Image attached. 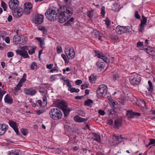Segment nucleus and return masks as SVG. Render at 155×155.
Wrapping results in <instances>:
<instances>
[{
    "mask_svg": "<svg viewBox=\"0 0 155 155\" xmlns=\"http://www.w3.org/2000/svg\"><path fill=\"white\" fill-rule=\"evenodd\" d=\"M59 14L58 15V21L62 23L68 20L74 12L73 8L70 5H65L59 6Z\"/></svg>",
    "mask_w": 155,
    "mask_h": 155,
    "instance_id": "obj_1",
    "label": "nucleus"
},
{
    "mask_svg": "<svg viewBox=\"0 0 155 155\" xmlns=\"http://www.w3.org/2000/svg\"><path fill=\"white\" fill-rule=\"evenodd\" d=\"M59 13V9L56 8L48 9L45 13L46 18L50 21H54L58 18V14Z\"/></svg>",
    "mask_w": 155,
    "mask_h": 155,
    "instance_id": "obj_2",
    "label": "nucleus"
},
{
    "mask_svg": "<svg viewBox=\"0 0 155 155\" xmlns=\"http://www.w3.org/2000/svg\"><path fill=\"white\" fill-rule=\"evenodd\" d=\"M50 117L54 120L61 119L62 117V113L60 109L57 108L51 109L49 112Z\"/></svg>",
    "mask_w": 155,
    "mask_h": 155,
    "instance_id": "obj_3",
    "label": "nucleus"
},
{
    "mask_svg": "<svg viewBox=\"0 0 155 155\" xmlns=\"http://www.w3.org/2000/svg\"><path fill=\"white\" fill-rule=\"evenodd\" d=\"M132 29L128 26L126 27L124 26H118L116 28V31L118 34H121L127 32L129 34H132L133 31Z\"/></svg>",
    "mask_w": 155,
    "mask_h": 155,
    "instance_id": "obj_4",
    "label": "nucleus"
},
{
    "mask_svg": "<svg viewBox=\"0 0 155 155\" xmlns=\"http://www.w3.org/2000/svg\"><path fill=\"white\" fill-rule=\"evenodd\" d=\"M107 90V87L102 84L100 85L97 90V94L98 98H100L105 95Z\"/></svg>",
    "mask_w": 155,
    "mask_h": 155,
    "instance_id": "obj_5",
    "label": "nucleus"
},
{
    "mask_svg": "<svg viewBox=\"0 0 155 155\" xmlns=\"http://www.w3.org/2000/svg\"><path fill=\"white\" fill-rule=\"evenodd\" d=\"M21 49H17L16 51L17 54L21 55L24 58H29V56L28 55L27 52L26 50H29L28 46L21 47Z\"/></svg>",
    "mask_w": 155,
    "mask_h": 155,
    "instance_id": "obj_6",
    "label": "nucleus"
},
{
    "mask_svg": "<svg viewBox=\"0 0 155 155\" xmlns=\"http://www.w3.org/2000/svg\"><path fill=\"white\" fill-rule=\"evenodd\" d=\"M141 80V78L140 76L137 74L131 75L129 78L130 84L135 86L138 84Z\"/></svg>",
    "mask_w": 155,
    "mask_h": 155,
    "instance_id": "obj_7",
    "label": "nucleus"
},
{
    "mask_svg": "<svg viewBox=\"0 0 155 155\" xmlns=\"http://www.w3.org/2000/svg\"><path fill=\"white\" fill-rule=\"evenodd\" d=\"M55 104L61 110L68 107V104L64 100H57L55 102Z\"/></svg>",
    "mask_w": 155,
    "mask_h": 155,
    "instance_id": "obj_8",
    "label": "nucleus"
},
{
    "mask_svg": "<svg viewBox=\"0 0 155 155\" xmlns=\"http://www.w3.org/2000/svg\"><path fill=\"white\" fill-rule=\"evenodd\" d=\"M44 17L43 15L38 14L35 16L33 21L35 24H41L44 21Z\"/></svg>",
    "mask_w": 155,
    "mask_h": 155,
    "instance_id": "obj_9",
    "label": "nucleus"
},
{
    "mask_svg": "<svg viewBox=\"0 0 155 155\" xmlns=\"http://www.w3.org/2000/svg\"><path fill=\"white\" fill-rule=\"evenodd\" d=\"M19 4V2L18 0H10L8 2V6L12 10L18 8Z\"/></svg>",
    "mask_w": 155,
    "mask_h": 155,
    "instance_id": "obj_10",
    "label": "nucleus"
},
{
    "mask_svg": "<svg viewBox=\"0 0 155 155\" xmlns=\"http://www.w3.org/2000/svg\"><path fill=\"white\" fill-rule=\"evenodd\" d=\"M27 3L25 4L24 13L26 15H29L32 11V4L28 2L27 4Z\"/></svg>",
    "mask_w": 155,
    "mask_h": 155,
    "instance_id": "obj_11",
    "label": "nucleus"
},
{
    "mask_svg": "<svg viewBox=\"0 0 155 155\" xmlns=\"http://www.w3.org/2000/svg\"><path fill=\"white\" fill-rule=\"evenodd\" d=\"M8 124L10 126L14 129L16 133V134L18 135H19V133L18 129L17 123L13 120H10L8 122Z\"/></svg>",
    "mask_w": 155,
    "mask_h": 155,
    "instance_id": "obj_12",
    "label": "nucleus"
},
{
    "mask_svg": "<svg viewBox=\"0 0 155 155\" xmlns=\"http://www.w3.org/2000/svg\"><path fill=\"white\" fill-rule=\"evenodd\" d=\"M23 9L20 7L15 9L13 12V14L16 18H19L21 17L23 14Z\"/></svg>",
    "mask_w": 155,
    "mask_h": 155,
    "instance_id": "obj_13",
    "label": "nucleus"
},
{
    "mask_svg": "<svg viewBox=\"0 0 155 155\" xmlns=\"http://www.w3.org/2000/svg\"><path fill=\"white\" fill-rule=\"evenodd\" d=\"M143 19L141 20V23L139 25V31L142 32L144 27V25L147 22V18L144 16H142Z\"/></svg>",
    "mask_w": 155,
    "mask_h": 155,
    "instance_id": "obj_14",
    "label": "nucleus"
},
{
    "mask_svg": "<svg viewBox=\"0 0 155 155\" xmlns=\"http://www.w3.org/2000/svg\"><path fill=\"white\" fill-rule=\"evenodd\" d=\"M122 123V120L121 118H118L115 120L114 121V127L119 129L121 126Z\"/></svg>",
    "mask_w": 155,
    "mask_h": 155,
    "instance_id": "obj_15",
    "label": "nucleus"
},
{
    "mask_svg": "<svg viewBox=\"0 0 155 155\" xmlns=\"http://www.w3.org/2000/svg\"><path fill=\"white\" fill-rule=\"evenodd\" d=\"M117 140V143H116V144L114 143V142H112V144L113 145L117 144L119 143H121L122 141V139L124 138V137H122L121 135H117L115 134H114L113 136Z\"/></svg>",
    "mask_w": 155,
    "mask_h": 155,
    "instance_id": "obj_16",
    "label": "nucleus"
},
{
    "mask_svg": "<svg viewBox=\"0 0 155 155\" xmlns=\"http://www.w3.org/2000/svg\"><path fill=\"white\" fill-rule=\"evenodd\" d=\"M4 101L5 103L12 104L13 103V100L12 97L10 95L7 94L5 97Z\"/></svg>",
    "mask_w": 155,
    "mask_h": 155,
    "instance_id": "obj_17",
    "label": "nucleus"
},
{
    "mask_svg": "<svg viewBox=\"0 0 155 155\" xmlns=\"http://www.w3.org/2000/svg\"><path fill=\"white\" fill-rule=\"evenodd\" d=\"M8 126L5 124H0V135H3L7 129Z\"/></svg>",
    "mask_w": 155,
    "mask_h": 155,
    "instance_id": "obj_18",
    "label": "nucleus"
},
{
    "mask_svg": "<svg viewBox=\"0 0 155 155\" xmlns=\"http://www.w3.org/2000/svg\"><path fill=\"white\" fill-rule=\"evenodd\" d=\"M74 120L78 122H83L86 121L88 118H83L78 116L76 115L74 118Z\"/></svg>",
    "mask_w": 155,
    "mask_h": 155,
    "instance_id": "obj_19",
    "label": "nucleus"
},
{
    "mask_svg": "<svg viewBox=\"0 0 155 155\" xmlns=\"http://www.w3.org/2000/svg\"><path fill=\"white\" fill-rule=\"evenodd\" d=\"M93 33L95 36L96 38H98L99 40L102 41V34L100 33V32L97 30H94L93 31Z\"/></svg>",
    "mask_w": 155,
    "mask_h": 155,
    "instance_id": "obj_20",
    "label": "nucleus"
},
{
    "mask_svg": "<svg viewBox=\"0 0 155 155\" xmlns=\"http://www.w3.org/2000/svg\"><path fill=\"white\" fill-rule=\"evenodd\" d=\"M66 49L69 50V53H70L69 59H72L74 57L75 54L74 48L72 47H68V49L66 48Z\"/></svg>",
    "mask_w": 155,
    "mask_h": 155,
    "instance_id": "obj_21",
    "label": "nucleus"
},
{
    "mask_svg": "<svg viewBox=\"0 0 155 155\" xmlns=\"http://www.w3.org/2000/svg\"><path fill=\"white\" fill-rule=\"evenodd\" d=\"M62 110L64 113V117H68L69 115V113L71 110L69 107H67L66 108L63 109Z\"/></svg>",
    "mask_w": 155,
    "mask_h": 155,
    "instance_id": "obj_22",
    "label": "nucleus"
},
{
    "mask_svg": "<svg viewBox=\"0 0 155 155\" xmlns=\"http://www.w3.org/2000/svg\"><path fill=\"white\" fill-rule=\"evenodd\" d=\"M21 37L20 36L18 35L17 34L13 37V41L15 44H18V43L20 44V42L21 41Z\"/></svg>",
    "mask_w": 155,
    "mask_h": 155,
    "instance_id": "obj_23",
    "label": "nucleus"
},
{
    "mask_svg": "<svg viewBox=\"0 0 155 155\" xmlns=\"http://www.w3.org/2000/svg\"><path fill=\"white\" fill-rule=\"evenodd\" d=\"M37 91L35 89L32 90L28 89L25 91V93L27 95L33 96L35 95Z\"/></svg>",
    "mask_w": 155,
    "mask_h": 155,
    "instance_id": "obj_24",
    "label": "nucleus"
},
{
    "mask_svg": "<svg viewBox=\"0 0 155 155\" xmlns=\"http://www.w3.org/2000/svg\"><path fill=\"white\" fill-rule=\"evenodd\" d=\"M96 66H97V69L101 71L104 69L105 66V63L103 62L98 61L97 63Z\"/></svg>",
    "mask_w": 155,
    "mask_h": 155,
    "instance_id": "obj_25",
    "label": "nucleus"
},
{
    "mask_svg": "<svg viewBox=\"0 0 155 155\" xmlns=\"http://www.w3.org/2000/svg\"><path fill=\"white\" fill-rule=\"evenodd\" d=\"M93 103V101L92 100L89 99H87L84 102V105L85 106L91 107Z\"/></svg>",
    "mask_w": 155,
    "mask_h": 155,
    "instance_id": "obj_26",
    "label": "nucleus"
},
{
    "mask_svg": "<svg viewBox=\"0 0 155 155\" xmlns=\"http://www.w3.org/2000/svg\"><path fill=\"white\" fill-rule=\"evenodd\" d=\"M127 117L130 119H131L134 117V112H133L132 110H128L127 111Z\"/></svg>",
    "mask_w": 155,
    "mask_h": 155,
    "instance_id": "obj_27",
    "label": "nucleus"
},
{
    "mask_svg": "<svg viewBox=\"0 0 155 155\" xmlns=\"http://www.w3.org/2000/svg\"><path fill=\"white\" fill-rule=\"evenodd\" d=\"M93 134L94 137V140H95V141H96L100 143L101 142V136L95 133H94Z\"/></svg>",
    "mask_w": 155,
    "mask_h": 155,
    "instance_id": "obj_28",
    "label": "nucleus"
},
{
    "mask_svg": "<svg viewBox=\"0 0 155 155\" xmlns=\"http://www.w3.org/2000/svg\"><path fill=\"white\" fill-rule=\"evenodd\" d=\"M20 151V150L19 149L11 151H10L9 155H19Z\"/></svg>",
    "mask_w": 155,
    "mask_h": 155,
    "instance_id": "obj_29",
    "label": "nucleus"
},
{
    "mask_svg": "<svg viewBox=\"0 0 155 155\" xmlns=\"http://www.w3.org/2000/svg\"><path fill=\"white\" fill-rule=\"evenodd\" d=\"M31 70H32L37 69L38 68L37 63L35 62H33L30 66Z\"/></svg>",
    "mask_w": 155,
    "mask_h": 155,
    "instance_id": "obj_30",
    "label": "nucleus"
},
{
    "mask_svg": "<svg viewBox=\"0 0 155 155\" xmlns=\"http://www.w3.org/2000/svg\"><path fill=\"white\" fill-rule=\"evenodd\" d=\"M148 83L149 84V86L147 88L149 92L150 93H151L152 92L153 90V87L152 85V83L151 81H148Z\"/></svg>",
    "mask_w": 155,
    "mask_h": 155,
    "instance_id": "obj_31",
    "label": "nucleus"
},
{
    "mask_svg": "<svg viewBox=\"0 0 155 155\" xmlns=\"http://www.w3.org/2000/svg\"><path fill=\"white\" fill-rule=\"evenodd\" d=\"M107 113L110 116V115L111 116H112L113 115L115 114V112L114 109H111L107 110Z\"/></svg>",
    "mask_w": 155,
    "mask_h": 155,
    "instance_id": "obj_32",
    "label": "nucleus"
},
{
    "mask_svg": "<svg viewBox=\"0 0 155 155\" xmlns=\"http://www.w3.org/2000/svg\"><path fill=\"white\" fill-rule=\"evenodd\" d=\"M1 6L3 8L4 11H7L8 6L6 3L4 1L2 0L1 1Z\"/></svg>",
    "mask_w": 155,
    "mask_h": 155,
    "instance_id": "obj_33",
    "label": "nucleus"
},
{
    "mask_svg": "<svg viewBox=\"0 0 155 155\" xmlns=\"http://www.w3.org/2000/svg\"><path fill=\"white\" fill-rule=\"evenodd\" d=\"M68 90L70 91L71 93L75 92L77 93L79 91V89L78 88L76 89L75 88L71 87L70 89H68Z\"/></svg>",
    "mask_w": 155,
    "mask_h": 155,
    "instance_id": "obj_34",
    "label": "nucleus"
},
{
    "mask_svg": "<svg viewBox=\"0 0 155 155\" xmlns=\"http://www.w3.org/2000/svg\"><path fill=\"white\" fill-rule=\"evenodd\" d=\"M149 140L150 141L148 143L147 147H148L151 145H154V146H155V139L150 138L149 139Z\"/></svg>",
    "mask_w": 155,
    "mask_h": 155,
    "instance_id": "obj_35",
    "label": "nucleus"
},
{
    "mask_svg": "<svg viewBox=\"0 0 155 155\" xmlns=\"http://www.w3.org/2000/svg\"><path fill=\"white\" fill-rule=\"evenodd\" d=\"M21 133L24 136H25L28 134V130L26 129L22 128L21 130Z\"/></svg>",
    "mask_w": 155,
    "mask_h": 155,
    "instance_id": "obj_36",
    "label": "nucleus"
},
{
    "mask_svg": "<svg viewBox=\"0 0 155 155\" xmlns=\"http://www.w3.org/2000/svg\"><path fill=\"white\" fill-rule=\"evenodd\" d=\"M91 76L89 77V80L91 82L92 81L93 82V83H94V81H95L96 79V77L95 76L93 75L92 76Z\"/></svg>",
    "mask_w": 155,
    "mask_h": 155,
    "instance_id": "obj_37",
    "label": "nucleus"
},
{
    "mask_svg": "<svg viewBox=\"0 0 155 155\" xmlns=\"http://www.w3.org/2000/svg\"><path fill=\"white\" fill-rule=\"evenodd\" d=\"M6 92L5 91L2 90L0 88V100H2L3 95L6 93Z\"/></svg>",
    "mask_w": 155,
    "mask_h": 155,
    "instance_id": "obj_38",
    "label": "nucleus"
},
{
    "mask_svg": "<svg viewBox=\"0 0 155 155\" xmlns=\"http://www.w3.org/2000/svg\"><path fill=\"white\" fill-rule=\"evenodd\" d=\"M22 86L19 83L16 85V86L14 87V89L16 90L19 91L21 89V87Z\"/></svg>",
    "mask_w": 155,
    "mask_h": 155,
    "instance_id": "obj_39",
    "label": "nucleus"
},
{
    "mask_svg": "<svg viewBox=\"0 0 155 155\" xmlns=\"http://www.w3.org/2000/svg\"><path fill=\"white\" fill-rule=\"evenodd\" d=\"M38 29V30L43 31L45 32H47V29L44 26L41 27H39Z\"/></svg>",
    "mask_w": 155,
    "mask_h": 155,
    "instance_id": "obj_40",
    "label": "nucleus"
},
{
    "mask_svg": "<svg viewBox=\"0 0 155 155\" xmlns=\"http://www.w3.org/2000/svg\"><path fill=\"white\" fill-rule=\"evenodd\" d=\"M96 54L97 56L99 58L102 59L104 58V55L103 54L100 53L96 52Z\"/></svg>",
    "mask_w": 155,
    "mask_h": 155,
    "instance_id": "obj_41",
    "label": "nucleus"
},
{
    "mask_svg": "<svg viewBox=\"0 0 155 155\" xmlns=\"http://www.w3.org/2000/svg\"><path fill=\"white\" fill-rule=\"evenodd\" d=\"M110 38L113 40H117L118 39V37L116 35H110Z\"/></svg>",
    "mask_w": 155,
    "mask_h": 155,
    "instance_id": "obj_42",
    "label": "nucleus"
},
{
    "mask_svg": "<svg viewBox=\"0 0 155 155\" xmlns=\"http://www.w3.org/2000/svg\"><path fill=\"white\" fill-rule=\"evenodd\" d=\"M56 50L57 52L58 53H61L62 51V48L61 46H58L56 48Z\"/></svg>",
    "mask_w": 155,
    "mask_h": 155,
    "instance_id": "obj_43",
    "label": "nucleus"
},
{
    "mask_svg": "<svg viewBox=\"0 0 155 155\" xmlns=\"http://www.w3.org/2000/svg\"><path fill=\"white\" fill-rule=\"evenodd\" d=\"M82 150L83 152H84V153L87 154V155H89V154H90L91 152V151L90 150H88L87 149L85 148H83Z\"/></svg>",
    "mask_w": 155,
    "mask_h": 155,
    "instance_id": "obj_44",
    "label": "nucleus"
},
{
    "mask_svg": "<svg viewBox=\"0 0 155 155\" xmlns=\"http://www.w3.org/2000/svg\"><path fill=\"white\" fill-rule=\"evenodd\" d=\"M36 48H33L32 49L29 50L28 51V53L30 55H32L33 54H34L35 53V50Z\"/></svg>",
    "mask_w": 155,
    "mask_h": 155,
    "instance_id": "obj_45",
    "label": "nucleus"
},
{
    "mask_svg": "<svg viewBox=\"0 0 155 155\" xmlns=\"http://www.w3.org/2000/svg\"><path fill=\"white\" fill-rule=\"evenodd\" d=\"M61 57L63 58L65 62L68 63L69 62V60H68L67 58H66V56L64 54H61Z\"/></svg>",
    "mask_w": 155,
    "mask_h": 155,
    "instance_id": "obj_46",
    "label": "nucleus"
},
{
    "mask_svg": "<svg viewBox=\"0 0 155 155\" xmlns=\"http://www.w3.org/2000/svg\"><path fill=\"white\" fill-rule=\"evenodd\" d=\"M117 103L116 102H115L113 100H112V101H110V104L111 105V106H112V107L114 108L115 107V105Z\"/></svg>",
    "mask_w": 155,
    "mask_h": 155,
    "instance_id": "obj_47",
    "label": "nucleus"
},
{
    "mask_svg": "<svg viewBox=\"0 0 155 155\" xmlns=\"http://www.w3.org/2000/svg\"><path fill=\"white\" fill-rule=\"evenodd\" d=\"M27 41V38L26 37H25L23 38H22L21 41L20 42V44L23 45L22 44L25 43Z\"/></svg>",
    "mask_w": 155,
    "mask_h": 155,
    "instance_id": "obj_48",
    "label": "nucleus"
},
{
    "mask_svg": "<svg viewBox=\"0 0 155 155\" xmlns=\"http://www.w3.org/2000/svg\"><path fill=\"white\" fill-rule=\"evenodd\" d=\"M88 87V84H82L81 86V89L82 90L86 88H87Z\"/></svg>",
    "mask_w": 155,
    "mask_h": 155,
    "instance_id": "obj_49",
    "label": "nucleus"
},
{
    "mask_svg": "<svg viewBox=\"0 0 155 155\" xmlns=\"http://www.w3.org/2000/svg\"><path fill=\"white\" fill-rule=\"evenodd\" d=\"M135 17L138 19L140 18V16L138 13V12L137 11H136L135 12Z\"/></svg>",
    "mask_w": 155,
    "mask_h": 155,
    "instance_id": "obj_50",
    "label": "nucleus"
},
{
    "mask_svg": "<svg viewBox=\"0 0 155 155\" xmlns=\"http://www.w3.org/2000/svg\"><path fill=\"white\" fill-rule=\"evenodd\" d=\"M105 22H106V24L107 25V26H109L110 24V21L109 19L108 18H106Z\"/></svg>",
    "mask_w": 155,
    "mask_h": 155,
    "instance_id": "obj_51",
    "label": "nucleus"
},
{
    "mask_svg": "<svg viewBox=\"0 0 155 155\" xmlns=\"http://www.w3.org/2000/svg\"><path fill=\"white\" fill-rule=\"evenodd\" d=\"M26 78L24 77H22L18 83L21 84L22 86V83H24L26 81Z\"/></svg>",
    "mask_w": 155,
    "mask_h": 155,
    "instance_id": "obj_52",
    "label": "nucleus"
},
{
    "mask_svg": "<svg viewBox=\"0 0 155 155\" xmlns=\"http://www.w3.org/2000/svg\"><path fill=\"white\" fill-rule=\"evenodd\" d=\"M103 60L107 63H108L110 62V60L109 58H108L107 57H106L105 56H104V58H103L102 59Z\"/></svg>",
    "mask_w": 155,
    "mask_h": 155,
    "instance_id": "obj_53",
    "label": "nucleus"
},
{
    "mask_svg": "<svg viewBox=\"0 0 155 155\" xmlns=\"http://www.w3.org/2000/svg\"><path fill=\"white\" fill-rule=\"evenodd\" d=\"M7 55L8 58H11L12 57L14 56V54L12 51L8 52L7 53Z\"/></svg>",
    "mask_w": 155,
    "mask_h": 155,
    "instance_id": "obj_54",
    "label": "nucleus"
},
{
    "mask_svg": "<svg viewBox=\"0 0 155 155\" xmlns=\"http://www.w3.org/2000/svg\"><path fill=\"white\" fill-rule=\"evenodd\" d=\"M119 75L117 74H115L113 75V79L114 81H115L117 79L119 78Z\"/></svg>",
    "mask_w": 155,
    "mask_h": 155,
    "instance_id": "obj_55",
    "label": "nucleus"
},
{
    "mask_svg": "<svg viewBox=\"0 0 155 155\" xmlns=\"http://www.w3.org/2000/svg\"><path fill=\"white\" fill-rule=\"evenodd\" d=\"M87 16L89 17V18H92L93 16V12H88Z\"/></svg>",
    "mask_w": 155,
    "mask_h": 155,
    "instance_id": "obj_56",
    "label": "nucleus"
},
{
    "mask_svg": "<svg viewBox=\"0 0 155 155\" xmlns=\"http://www.w3.org/2000/svg\"><path fill=\"white\" fill-rule=\"evenodd\" d=\"M113 123V121L112 119L108 120L107 122V124L110 125H111Z\"/></svg>",
    "mask_w": 155,
    "mask_h": 155,
    "instance_id": "obj_57",
    "label": "nucleus"
},
{
    "mask_svg": "<svg viewBox=\"0 0 155 155\" xmlns=\"http://www.w3.org/2000/svg\"><path fill=\"white\" fill-rule=\"evenodd\" d=\"M56 71L57 72L58 71V68L57 67H55L51 69L50 70V72L51 73L53 72L54 71Z\"/></svg>",
    "mask_w": 155,
    "mask_h": 155,
    "instance_id": "obj_58",
    "label": "nucleus"
},
{
    "mask_svg": "<svg viewBox=\"0 0 155 155\" xmlns=\"http://www.w3.org/2000/svg\"><path fill=\"white\" fill-rule=\"evenodd\" d=\"M143 42L139 41L138 42L137 44V46L138 48H139L143 45Z\"/></svg>",
    "mask_w": 155,
    "mask_h": 155,
    "instance_id": "obj_59",
    "label": "nucleus"
},
{
    "mask_svg": "<svg viewBox=\"0 0 155 155\" xmlns=\"http://www.w3.org/2000/svg\"><path fill=\"white\" fill-rule=\"evenodd\" d=\"M82 83V81L81 80H78L76 81L75 83L76 85H80Z\"/></svg>",
    "mask_w": 155,
    "mask_h": 155,
    "instance_id": "obj_60",
    "label": "nucleus"
},
{
    "mask_svg": "<svg viewBox=\"0 0 155 155\" xmlns=\"http://www.w3.org/2000/svg\"><path fill=\"white\" fill-rule=\"evenodd\" d=\"M65 53L66 54V55L67 56L68 58H69L70 53H69V50H65Z\"/></svg>",
    "mask_w": 155,
    "mask_h": 155,
    "instance_id": "obj_61",
    "label": "nucleus"
},
{
    "mask_svg": "<svg viewBox=\"0 0 155 155\" xmlns=\"http://www.w3.org/2000/svg\"><path fill=\"white\" fill-rule=\"evenodd\" d=\"M145 50L147 53L151 55V54L150 53L152 52V50H151L150 49H149L148 48H146Z\"/></svg>",
    "mask_w": 155,
    "mask_h": 155,
    "instance_id": "obj_62",
    "label": "nucleus"
},
{
    "mask_svg": "<svg viewBox=\"0 0 155 155\" xmlns=\"http://www.w3.org/2000/svg\"><path fill=\"white\" fill-rule=\"evenodd\" d=\"M99 113L102 115H104L105 114V112L104 110H100L98 111Z\"/></svg>",
    "mask_w": 155,
    "mask_h": 155,
    "instance_id": "obj_63",
    "label": "nucleus"
},
{
    "mask_svg": "<svg viewBox=\"0 0 155 155\" xmlns=\"http://www.w3.org/2000/svg\"><path fill=\"white\" fill-rule=\"evenodd\" d=\"M64 26H72L71 24L70 23V22L69 20L67 21L64 24Z\"/></svg>",
    "mask_w": 155,
    "mask_h": 155,
    "instance_id": "obj_64",
    "label": "nucleus"
}]
</instances>
